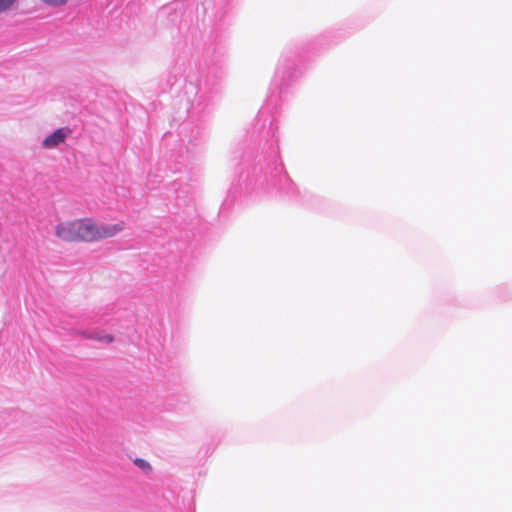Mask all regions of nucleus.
<instances>
[{
  "instance_id": "nucleus-1",
  "label": "nucleus",
  "mask_w": 512,
  "mask_h": 512,
  "mask_svg": "<svg viewBox=\"0 0 512 512\" xmlns=\"http://www.w3.org/2000/svg\"><path fill=\"white\" fill-rule=\"evenodd\" d=\"M86 227V242H95L114 237L124 230L125 225L122 221L99 224L86 218Z\"/></svg>"
},
{
  "instance_id": "nucleus-2",
  "label": "nucleus",
  "mask_w": 512,
  "mask_h": 512,
  "mask_svg": "<svg viewBox=\"0 0 512 512\" xmlns=\"http://www.w3.org/2000/svg\"><path fill=\"white\" fill-rule=\"evenodd\" d=\"M77 220L59 223L56 226V236L66 242H78L77 240Z\"/></svg>"
},
{
  "instance_id": "nucleus-3",
  "label": "nucleus",
  "mask_w": 512,
  "mask_h": 512,
  "mask_svg": "<svg viewBox=\"0 0 512 512\" xmlns=\"http://www.w3.org/2000/svg\"><path fill=\"white\" fill-rule=\"evenodd\" d=\"M70 133L71 130L68 127H61L51 135L47 136L43 140L42 145L46 149H53L58 145L64 143Z\"/></svg>"
},
{
  "instance_id": "nucleus-4",
  "label": "nucleus",
  "mask_w": 512,
  "mask_h": 512,
  "mask_svg": "<svg viewBox=\"0 0 512 512\" xmlns=\"http://www.w3.org/2000/svg\"><path fill=\"white\" fill-rule=\"evenodd\" d=\"M76 334L83 338L93 339L100 342L112 343L114 341V337L112 335L99 331H77Z\"/></svg>"
},
{
  "instance_id": "nucleus-5",
  "label": "nucleus",
  "mask_w": 512,
  "mask_h": 512,
  "mask_svg": "<svg viewBox=\"0 0 512 512\" xmlns=\"http://www.w3.org/2000/svg\"><path fill=\"white\" fill-rule=\"evenodd\" d=\"M77 220V240L78 242H86V218Z\"/></svg>"
},
{
  "instance_id": "nucleus-6",
  "label": "nucleus",
  "mask_w": 512,
  "mask_h": 512,
  "mask_svg": "<svg viewBox=\"0 0 512 512\" xmlns=\"http://www.w3.org/2000/svg\"><path fill=\"white\" fill-rule=\"evenodd\" d=\"M134 464L140 468L141 470H143L144 472H151L152 471V467L150 465V463L142 458H136L134 459Z\"/></svg>"
},
{
  "instance_id": "nucleus-7",
  "label": "nucleus",
  "mask_w": 512,
  "mask_h": 512,
  "mask_svg": "<svg viewBox=\"0 0 512 512\" xmlns=\"http://www.w3.org/2000/svg\"><path fill=\"white\" fill-rule=\"evenodd\" d=\"M15 2L16 0H0V13L8 10Z\"/></svg>"
}]
</instances>
